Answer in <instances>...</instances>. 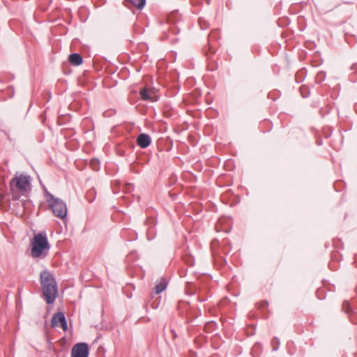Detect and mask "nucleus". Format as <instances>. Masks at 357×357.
Wrapping results in <instances>:
<instances>
[{"label": "nucleus", "mask_w": 357, "mask_h": 357, "mask_svg": "<svg viewBox=\"0 0 357 357\" xmlns=\"http://www.w3.org/2000/svg\"><path fill=\"white\" fill-rule=\"evenodd\" d=\"M44 195L54 215L64 220L67 217L68 213L66 203L60 198L55 197L46 188H44Z\"/></svg>", "instance_id": "obj_1"}, {"label": "nucleus", "mask_w": 357, "mask_h": 357, "mask_svg": "<svg viewBox=\"0 0 357 357\" xmlns=\"http://www.w3.org/2000/svg\"><path fill=\"white\" fill-rule=\"evenodd\" d=\"M50 245L46 234L39 233L33 237L31 248L33 257H45L48 254Z\"/></svg>", "instance_id": "obj_2"}, {"label": "nucleus", "mask_w": 357, "mask_h": 357, "mask_svg": "<svg viewBox=\"0 0 357 357\" xmlns=\"http://www.w3.org/2000/svg\"><path fill=\"white\" fill-rule=\"evenodd\" d=\"M31 177L29 175L21 174L15 176L10 181V188L12 192L15 190L22 193L31 190Z\"/></svg>", "instance_id": "obj_3"}, {"label": "nucleus", "mask_w": 357, "mask_h": 357, "mask_svg": "<svg viewBox=\"0 0 357 357\" xmlns=\"http://www.w3.org/2000/svg\"><path fill=\"white\" fill-rule=\"evenodd\" d=\"M43 295L47 304L54 302L58 295L57 283L56 284H44L41 285Z\"/></svg>", "instance_id": "obj_4"}, {"label": "nucleus", "mask_w": 357, "mask_h": 357, "mask_svg": "<svg viewBox=\"0 0 357 357\" xmlns=\"http://www.w3.org/2000/svg\"><path fill=\"white\" fill-rule=\"evenodd\" d=\"M89 345L85 342L75 344L71 350V357H88Z\"/></svg>", "instance_id": "obj_5"}, {"label": "nucleus", "mask_w": 357, "mask_h": 357, "mask_svg": "<svg viewBox=\"0 0 357 357\" xmlns=\"http://www.w3.org/2000/svg\"><path fill=\"white\" fill-rule=\"evenodd\" d=\"M40 285L56 284V281L53 274L47 269H44L40 274Z\"/></svg>", "instance_id": "obj_6"}, {"label": "nucleus", "mask_w": 357, "mask_h": 357, "mask_svg": "<svg viewBox=\"0 0 357 357\" xmlns=\"http://www.w3.org/2000/svg\"><path fill=\"white\" fill-rule=\"evenodd\" d=\"M140 98L144 101L156 102L158 100L155 92L148 88H143L139 91Z\"/></svg>", "instance_id": "obj_7"}, {"label": "nucleus", "mask_w": 357, "mask_h": 357, "mask_svg": "<svg viewBox=\"0 0 357 357\" xmlns=\"http://www.w3.org/2000/svg\"><path fill=\"white\" fill-rule=\"evenodd\" d=\"M152 139L149 135L141 133L137 137V144L142 149H146L150 146Z\"/></svg>", "instance_id": "obj_8"}, {"label": "nucleus", "mask_w": 357, "mask_h": 357, "mask_svg": "<svg viewBox=\"0 0 357 357\" xmlns=\"http://www.w3.org/2000/svg\"><path fill=\"white\" fill-rule=\"evenodd\" d=\"M190 304L188 301H181L178 303V310L182 316H185L187 319L190 315Z\"/></svg>", "instance_id": "obj_9"}, {"label": "nucleus", "mask_w": 357, "mask_h": 357, "mask_svg": "<svg viewBox=\"0 0 357 357\" xmlns=\"http://www.w3.org/2000/svg\"><path fill=\"white\" fill-rule=\"evenodd\" d=\"M146 0H124L123 5L127 6L128 3H130L133 7L142 10L145 4Z\"/></svg>", "instance_id": "obj_10"}, {"label": "nucleus", "mask_w": 357, "mask_h": 357, "mask_svg": "<svg viewBox=\"0 0 357 357\" xmlns=\"http://www.w3.org/2000/svg\"><path fill=\"white\" fill-rule=\"evenodd\" d=\"M68 61L72 65L78 66L82 63L83 59L79 54L73 53L69 55Z\"/></svg>", "instance_id": "obj_11"}, {"label": "nucleus", "mask_w": 357, "mask_h": 357, "mask_svg": "<svg viewBox=\"0 0 357 357\" xmlns=\"http://www.w3.org/2000/svg\"><path fill=\"white\" fill-rule=\"evenodd\" d=\"M167 287V281L165 278H161L159 282L155 287V292L157 294L162 293Z\"/></svg>", "instance_id": "obj_12"}, {"label": "nucleus", "mask_w": 357, "mask_h": 357, "mask_svg": "<svg viewBox=\"0 0 357 357\" xmlns=\"http://www.w3.org/2000/svg\"><path fill=\"white\" fill-rule=\"evenodd\" d=\"M61 314H64L61 312H58L53 315L51 322V326L52 328L56 327L59 323H60L61 319L59 317H61Z\"/></svg>", "instance_id": "obj_13"}, {"label": "nucleus", "mask_w": 357, "mask_h": 357, "mask_svg": "<svg viewBox=\"0 0 357 357\" xmlns=\"http://www.w3.org/2000/svg\"><path fill=\"white\" fill-rule=\"evenodd\" d=\"M96 192L95 188H93L89 189L87 191V192L86 194V198L87 199L89 202H92L94 201V199L96 198Z\"/></svg>", "instance_id": "obj_14"}, {"label": "nucleus", "mask_w": 357, "mask_h": 357, "mask_svg": "<svg viewBox=\"0 0 357 357\" xmlns=\"http://www.w3.org/2000/svg\"><path fill=\"white\" fill-rule=\"evenodd\" d=\"M59 318L61 319L60 324H61V328H63V330L64 331H66L67 329H68V324H67L65 315L64 314H61Z\"/></svg>", "instance_id": "obj_15"}, {"label": "nucleus", "mask_w": 357, "mask_h": 357, "mask_svg": "<svg viewBox=\"0 0 357 357\" xmlns=\"http://www.w3.org/2000/svg\"><path fill=\"white\" fill-rule=\"evenodd\" d=\"M342 309L345 312V313H347V314H349V313H350L351 312L352 309H351V307L350 306V304H349V301H344L342 303Z\"/></svg>", "instance_id": "obj_16"}, {"label": "nucleus", "mask_w": 357, "mask_h": 357, "mask_svg": "<svg viewBox=\"0 0 357 357\" xmlns=\"http://www.w3.org/2000/svg\"><path fill=\"white\" fill-rule=\"evenodd\" d=\"M273 350L277 351L280 346V340L278 337H274L271 342Z\"/></svg>", "instance_id": "obj_17"}, {"label": "nucleus", "mask_w": 357, "mask_h": 357, "mask_svg": "<svg viewBox=\"0 0 357 357\" xmlns=\"http://www.w3.org/2000/svg\"><path fill=\"white\" fill-rule=\"evenodd\" d=\"M202 20H202L201 17L199 19V24H200V26H201V28H202V29H206V28L208 27V24H206V25H205V26H203V25L202 24Z\"/></svg>", "instance_id": "obj_18"}, {"label": "nucleus", "mask_w": 357, "mask_h": 357, "mask_svg": "<svg viewBox=\"0 0 357 357\" xmlns=\"http://www.w3.org/2000/svg\"><path fill=\"white\" fill-rule=\"evenodd\" d=\"M268 301H264L261 303V308H266V307H268Z\"/></svg>", "instance_id": "obj_19"}, {"label": "nucleus", "mask_w": 357, "mask_h": 357, "mask_svg": "<svg viewBox=\"0 0 357 357\" xmlns=\"http://www.w3.org/2000/svg\"><path fill=\"white\" fill-rule=\"evenodd\" d=\"M206 301V299H205V298H203V299H200V300H199V301H201V302H204V301Z\"/></svg>", "instance_id": "obj_20"}, {"label": "nucleus", "mask_w": 357, "mask_h": 357, "mask_svg": "<svg viewBox=\"0 0 357 357\" xmlns=\"http://www.w3.org/2000/svg\"><path fill=\"white\" fill-rule=\"evenodd\" d=\"M3 197H2V195L0 194V202H1Z\"/></svg>", "instance_id": "obj_21"}, {"label": "nucleus", "mask_w": 357, "mask_h": 357, "mask_svg": "<svg viewBox=\"0 0 357 357\" xmlns=\"http://www.w3.org/2000/svg\"><path fill=\"white\" fill-rule=\"evenodd\" d=\"M259 344H255V348H257V347H259Z\"/></svg>", "instance_id": "obj_22"}]
</instances>
